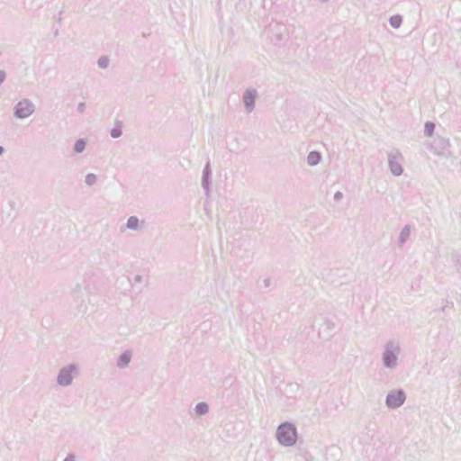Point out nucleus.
<instances>
[{
	"label": "nucleus",
	"instance_id": "5701e85b",
	"mask_svg": "<svg viewBox=\"0 0 461 461\" xmlns=\"http://www.w3.org/2000/svg\"><path fill=\"white\" fill-rule=\"evenodd\" d=\"M343 197V194L340 192V191H337L335 194H334V200L339 202L342 199Z\"/></svg>",
	"mask_w": 461,
	"mask_h": 461
},
{
	"label": "nucleus",
	"instance_id": "7c9ffc66",
	"mask_svg": "<svg viewBox=\"0 0 461 461\" xmlns=\"http://www.w3.org/2000/svg\"><path fill=\"white\" fill-rule=\"evenodd\" d=\"M393 407H397L398 405L397 404H394V405H392Z\"/></svg>",
	"mask_w": 461,
	"mask_h": 461
},
{
	"label": "nucleus",
	"instance_id": "7ed1b4c3",
	"mask_svg": "<svg viewBox=\"0 0 461 461\" xmlns=\"http://www.w3.org/2000/svg\"><path fill=\"white\" fill-rule=\"evenodd\" d=\"M77 373L78 366L75 363L61 367L57 376V384L63 387L70 385Z\"/></svg>",
	"mask_w": 461,
	"mask_h": 461
},
{
	"label": "nucleus",
	"instance_id": "0eeeda50",
	"mask_svg": "<svg viewBox=\"0 0 461 461\" xmlns=\"http://www.w3.org/2000/svg\"><path fill=\"white\" fill-rule=\"evenodd\" d=\"M258 97V92L254 88H248L245 90L242 95V102L245 107V111L250 113L255 108L256 99Z\"/></svg>",
	"mask_w": 461,
	"mask_h": 461
},
{
	"label": "nucleus",
	"instance_id": "b1692460",
	"mask_svg": "<svg viewBox=\"0 0 461 461\" xmlns=\"http://www.w3.org/2000/svg\"><path fill=\"white\" fill-rule=\"evenodd\" d=\"M63 461H76V456L74 455H68Z\"/></svg>",
	"mask_w": 461,
	"mask_h": 461
},
{
	"label": "nucleus",
	"instance_id": "412c9836",
	"mask_svg": "<svg viewBox=\"0 0 461 461\" xmlns=\"http://www.w3.org/2000/svg\"><path fill=\"white\" fill-rule=\"evenodd\" d=\"M285 387L283 389V388H280L281 391H285L286 393H290V391H294V388L298 389L299 388V385L297 384H287L285 385Z\"/></svg>",
	"mask_w": 461,
	"mask_h": 461
},
{
	"label": "nucleus",
	"instance_id": "4be33fe9",
	"mask_svg": "<svg viewBox=\"0 0 461 461\" xmlns=\"http://www.w3.org/2000/svg\"><path fill=\"white\" fill-rule=\"evenodd\" d=\"M86 110V104L81 102L77 104V111L80 113H83Z\"/></svg>",
	"mask_w": 461,
	"mask_h": 461
},
{
	"label": "nucleus",
	"instance_id": "9d476101",
	"mask_svg": "<svg viewBox=\"0 0 461 461\" xmlns=\"http://www.w3.org/2000/svg\"><path fill=\"white\" fill-rule=\"evenodd\" d=\"M132 357L131 350L123 351L118 357L116 365L119 368H125L129 366Z\"/></svg>",
	"mask_w": 461,
	"mask_h": 461
},
{
	"label": "nucleus",
	"instance_id": "39448f33",
	"mask_svg": "<svg viewBox=\"0 0 461 461\" xmlns=\"http://www.w3.org/2000/svg\"><path fill=\"white\" fill-rule=\"evenodd\" d=\"M403 160V156L398 149H393L388 152V166L393 176H399L402 174Z\"/></svg>",
	"mask_w": 461,
	"mask_h": 461
},
{
	"label": "nucleus",
	"instance_id": "c85d7f7f",
	"mask_svg": "<svg viewBox=\"0 0 461 461\" xmlns=\"http://www.w3.org/2000/svg\"><path fill=\"white\" fill-rule=\"evenodd\" d=\"M80 307H82V305ZM85 312H86V307L84 309L79 308L77 311V314L84 313Z\"/></svg>",
	"mask_w": 461,
	"mask_h": 461
},
{
	"label": "nucleus",
	"instance_id": "393cba45",
	"mask_svg": "<svg viewBox=\"0 0 461 461\" xmlns=\"http://www.w3.org/2000/svg\"><path fill=\"white\" fill-rule=\"evenodd\" d=\"M449 303V302L447 300H445L443 302V306H442V311L444 312L445 311V308L446 306ZM450 304L453 306V303H450Z\"/></svg>",
	"mask_w": 461,
	"mask_h": 461
},
{
	"label": "nucleus",
	"instance_id": "cd10ccee",
	"mask_svg": "<svg viewBox=\"0 0 461 461\" xmlns=\"http://www.w3.org/2000/svg\"><path fill=\"white\" fill-rule=\"evenodd\" d=\"M276 40L279 41L283 40L282 33H277L276 34Z\"/></svg>",
	"mask_w": 461,
	"mask_h": 461
},
{
	"label": "nucleus",
	"instance_id": "bb28decb",
	"mask_svg": "<svg viewBox=\"0 0 461 461\" xmlns=\"http://www.w3.org/2000/svg\"><path fill=\"white\" fill-rule=\"evenodd\" d=\"M264 285L266 287L269 286L270 285V279L269 278H267L264 280Z\"/></svg>",
	"mask_w": 461,
	"mask_h": 461
},
{
	"label": "nucleus",
	"instance_id": "f8f14e48",
	"mask_svg": "<svg viewBox=\"0 0 461 461\" xmlns=\"http://www.w3.org/2000/svg\"><path fill=\"white\" fill-rule=\"evenodd\" d=\"M321 160V154L317 150L311 151L307 156V164L309 166H316Z\"/></svg>",
	"mask_w": 461,
	"mask_h": 461
},
{
	"label": "nucleus",
	"instance_id": "423d86ee",
	"mask_svg": "<svg viewBox=\"0 0 461 461\" xmlns=\"http://www.w3.org/2000/svg\"><path fill=\"white\" fill-rule=\"evenodd\" d=\"M450 146L449 140L443 137H437L431 142V150L437 155L447 156Z\"/></svg>",
	"mask_w": 461,
	"mask_h": 461
},
{
	"label": "nucleus",
	"instance_id": "a211bd4d",
	"mask_svg": "<svg viewBox=\"0 0 461 461\" xmlns=\"http://www.w3.org/2000/svg\"><path fill=\"white\" fill-rule=\"evenodd\" d=\"M435 123L433 122H426L424 125V134L426 136H432L434 131H435Z\"/></svg>",
	"mask_w": 461,
	"mask_h": 461
},
{
	"label": "nucleus",
	"instance_id": "20e7f679",
	"mask_svg": "<svg viewBox=\"0 0 461 461\" xmlns=\"http://www.w3.org/2000/svg\"><path fill=\"white\" fill-rule=\"evenodd\" d=\"M35 109V104L30 99L23 98L14 106V116L16 119L23 120L30 117Z\"/></svg>",
	"mask_w": 461,
	"mask_h": 461
},
{
	"label": "nucleus",
	"instance_id": "2f4dec72",
	"mask_svg": "<svg viewBox=\"0 0 461 461\" xmlns=\"http://www.w3.org/2000/svg\"><path fill=\"white\" fill-rule=\"evenodd\" d=\"M459 376L461 377V370H460V373H459Z\"/></svg>",
	"mask_w": 461,
	"mask_h": 461
},
{
	"label": "nucleus",
	"instance_id": "6e6552de",
	"mask_svg": "<svg viewBox=\"0 0 461 461\" xmlns=\"http://www.w3.org/2000/svg\"><path fill=\"white\" fill-rule=\"evenodd\" d=\"M406 400L405 392L402 389L392 390L385 398L386 404L404 403Z\"/></svg>",
	"mask_w": 461,
	"mask_h": 461
},
{
	"label": "nucleus",
	"instance_id": "dca6fc26",
	"mask_svg": "<svg viewBox=\"0 0 461 461\" xmlns=\"http://www.w3.org/2000/svg\"><path fill=\"white\" fill-rule=\"evenodd\" d=\"M86 147V140L85 139H78L76 140L74 144V152L75 153H82Z\"/></svg>",
	"mask_w": 461,
	"mask_h": 461
},
{
	"label": "nucleus",
	"instance_id": "4468645a",
	"mask_svg": "<svg viewBox=\"0 0 461 461\" xmlns=\"http://www.w3.org/2000/svg\"><path fill=\"white\" fill-rule=\"evenodd\" d=\"M410 235H411V226L410 225H405L400 234H399V244L402 246L410 238Z\"/></svg>",
	"mask_w": 461,
	"mask_h": 461
},
{
	"label": "nucleus",
	"instance_id": "aec40b11",
	"mask_svg": "<svg viewBox=\"0 0 461 461\" xmlns=\"http://www.w3.org/2000/svg\"><path fill=\"white\" fill-rule=\"evenodd\" d=\"M97 180V177L95 174L93 173H88L86 176V179H85V182L87 185L91 186L93 185L94 184H95Z\"/></svg>",
	"mask_w": 461,
	"mask_h": 461
},
{
	"label": "nucleus",
	"instance_id": "1a4fd4ad",
	"mask_svg": "<svg viewBox=\"0 0 461 461\" xmlns=\"http://www.w3.org/2000/svg\"><path fill=\"white\" fill-rule=\"evenodd\" d=\"M211 179H212V168L210 161H207L205 164L203 169V176H202V187L206 192V194L209 193L211 188Z\"/></svg>",
	"mask_w": 461,
	"mask_h": 461
},
{
	"label": "nucleus",
	"instance_id": "f257e3e1",
	"mask_svg": "<svg viewBox=\"0 0 461 461\" xmlns=\"http://www.w3.org/2000/svg\"><path fill=\"white\" fill-rule=\"evenodd\" d=\"M400 353V342L395 339L388 340L384 347L382 354V362L384 366L389 369H393L397 366Z\"/></svg>",
	"mask_w": 461,
	"mask_h": 461
},
{
	"label": "nucleus",
	"instance_id": "a878e982",
	"mask_svg": "<svg viewBox=\"0 0 461 461\" xmlns=\"http://www.w3.org/2000/svg\"><path fill=\"white\" fill-rule=\"evenodd\" d=\"M134 280H135V282H137V283H140V282H141V280H142V277H141V276L137 275V276H135Z\"/></svg>",
	"mask_w": 461,
	"mask_h": 461
},
{
	"label": "nucleus",
	"instance_id": "6ab92c4d",
	"mask_svg": "<svg viewBox=\"0 0 461 461\" xmlns=\"http://www.w3.org/2000/svg\"><path fill=\"white\" fill-rule=\"evenodd\" d=\"M109 58L107 56H101L97 60V66L100 68H106L109 66Z\"/></svg>",
	"mask_w": 461,
	"mask_h": 461
},
{
	"label": "nucleus",
	"instance_id": "c756f323",
	"mask_svg": "<svg viewBox=\"0 0 461 461\" xmlns=\"http://www.w3.org/2000/svg\"><path fill=\"white\" fill-rule=\"evenodd\" d=\"M5 149L2 146H0V155H2L4 153Z\"/></svg>",
	"mask_w": 461,
	"mask_h": 461
},
{
	"label": "nucleus",
	"instance_id": "f3484780",
	"mask_svg": "<svg viewBox=\"0 0 461 461\" xmlns=\"http://www.w3.org/2000/svg\"><path fill=\"white\" fill-rule=\"evenodd\" d=\"M389 23L393 28L398 29L402 23V15L395 14V15L391 16L389 19Z\"/></svg>",
	"mask_w": 461,
	"mask_h": 461
},
{
	"label": "nucleus",
	"instance_id": "f03ea898",
	"mask_svg": "<svg viewBox=\"0 0 461 461\" xmlns=\"http://www.w3.org/2000/svg\"><path fill=\"white\" fill-rule=\"evenodd\" d=\"M276 438L280 445L284 447H293L297 440L295 426L290 422L281 423L277 427Z\"/></svg>",
	"mask_w": 461,
	"mask_h": 461
},
{
	"label": "nucleus",
	"instance_id": "9b49d317",
	"mask_svg": "<svg viewBox=\"0 0 461 461\" xmlns=\"http://www.w3.org/2000/svg\"><path fill=\"white\" fill-rule=\"evenodd\" d=\"M209 411L208 405H195L189 411V414L194 418H200Z\"/></svg>",
	"mask_w": 461,
	"mask_h": 461
},
{
	"label": "nucleus",
	"instance_id": "2eb2a0df",
	"mask_svg": "<svg viewBox=\"0 0 461 461\" xmlns=\"http://www.w3.org/2000/svg\"><path fill=\"white\" fill-rule=\"evenodd\" d=\"M126 227L132 230H140V220L137 216H130L126 222Z\"/></svg>",
	"mask_w": 461,
	"mask_h": 461
},
{
	"label": "nucleus",
	"instance_id": "ddd939ff",
	"mask_svg": "<svg viewBox=\"0 0 461 461\" xmlns=\"http://www.w3.org/2000/svg\"><path fill=\"white\" fill-rule=\"evenodd\" d=\"M110 135L113 139H118L122 135V122L115 121L114 127L111 129Z\"/></svg>",
	"mask_w": 461,
	"mask_h": 461
}]
</instances>
